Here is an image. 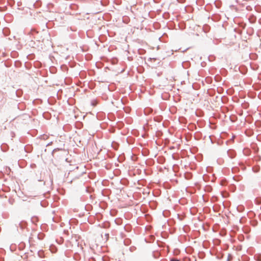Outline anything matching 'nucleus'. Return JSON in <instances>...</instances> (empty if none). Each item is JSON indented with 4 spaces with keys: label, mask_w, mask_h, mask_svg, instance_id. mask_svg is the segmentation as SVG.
<instances>
[{
    "label": "nucleus",
    "mask_w": 261,
    "mask_h": 261,
    "mask_svg": "<svg viewBox=\"0 0 261 261\" xmlns=\"http://www.w3.org/2000/svg\"><path fill=\"white\" fill-rule=\"evenodd\" d=\"M17 226L20 227V229H24L27 226V222L24 221H21L18 223V224H16Z\"/></svg>",
    "instance_id": "nucleus-1"
},
{
    "label": "nucleus",
    "mask_w": 261,
    "mask_h": 261,
    "mask_svg": "<svg viewBox=\"0 0 261 261\" xmlns=\"http://www.w3.org/2000/svg\"><path fill=\"white\" fill-rule=\"evenodd\" d=\"M257 260L261 261V258L259 256H258Z\"/></svg>",
    "instance_id": "nucleus-4"
},
{
    "label": "nucleus",
    "mask_w": 261,
    "mask_h": 261,
    "mask_svg": "<svg viewBox=\"0 0 261 261\" xmlns=\"http://www.w3.org/2000/svg\"><path fill=\"white\" fill-rule=\"evenodd\" d=\"M228 156L232 159L235 156V153L233 150H229L227 152Z\"/></svg>",
    "instance_id": "nucleus-2"
},
{
    "label": "nucleus",
    "mask_w": 261,
    "mask_h": 261,
    "mask_svg": "<svg viewBox=\"0 0 261 261\" xmlns=\"http://www.w3.org/2000/svg\"><path fill=\"white\" fill-rule=\"evenodd\" d=\"M170 261H180V260L177 259H176V258H172V259H171Z\"/></svg>",
    "instance_id": "nucleus-3"
}]
</instances>
